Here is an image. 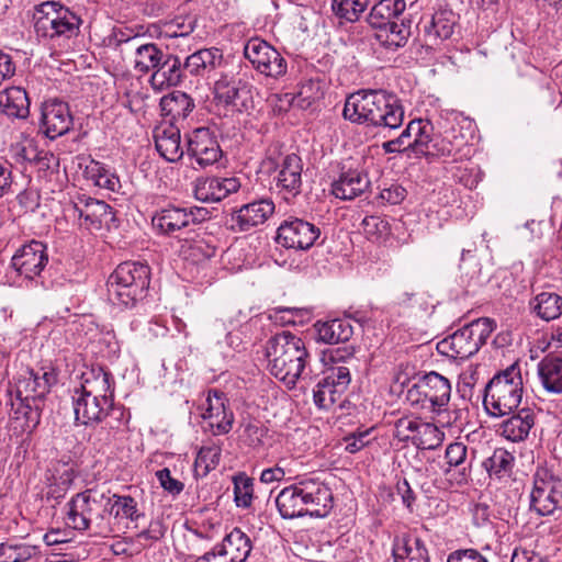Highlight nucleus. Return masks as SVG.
Masks as SVG:
<instances>
[{"mask_svg":"<svg viewBox=\"0 0 562 562\" xmlns=\"http://www.w3.org/2000/svg\"><path fill=\"white\" fill-rule=\"evenodd\" d=\"M344 117L352 123L393 131L402 126L404 108L398 98L384 90L358 91L344 106Z\"/></svg>","mask_w":562,"mask_h":562,"instance_id":"1","label":"nucleus"},{"mask_svg":"<svg viewBox=\"0 0 562 562\" xmlns=\"http://www.w3.org/2000/svg\"><path fill=\"white\" fill-rule=\"evenodd\" d=\"M56 383L57 373L50 367L27 370L18 379L11 406L13 418L21 422L23 431L32 432L38 426L45 397Z\"/></svg>","mask_w":562,"mask_h":562,"instance_id":"2","label":"nucleus"},{"mask_svg":"<svg viewBox=\"0 0 562 562\" xmlns=\"http://www.w3.org/2000/svg\"><path fill=\"white\" fill-rule=\"evenodd\" d=\"M265 350L270 373L289 387L300 379L311 378L307 371L310 353L297 335L289 330L277 333L267 340Z\"/></svg>","mask_w":562,"mask_h":562,"instance_id":"3","label":"nucleus"},{"mask_svg":"<svg viewBox=\"0 0 562 562\" xmlns=\"http://www.w3.org/2000/svg\"><path fill=\"white\" fill-rule=\"evenodd\" d=\"M276 505L284 519L305 515L326 517L333 508L334 497L325 483L306 479L281 490L276 497Z\"/></svg>","mask_w":562,"mask_h":562,"instance_id":"4","label":"nucleus"},{"mask_svg":"<svg viewBox=\"0 0 562 562\" xmlns=\"http://www.w3.org/2000/svg\"><path fill=\"white\" fill-rule=\"evenodd\" d=\"M109 504L108 492L102 488L92 487L79 492L66 504V524L78 531L108 536L113 531L106 514Z\"/></svg>","mask_w":562,"mask_h":562,"instance_id":"5","label":"nucleus"},{"mask_svg":"<svg viewBox=\"0 0 562 562\" xmlns=\"http://www.w3.org/2000/svg\"><path fill=\"white\" fill-rule=\"evenodd\" d=\"M150 283V269L147 265L134 261L120 263L108 280L110 299L124 307H133L147 295Z\"/></svg>","mask_w":562,"mask_h":562,"instance_id":"6","label":"nucleus"},{"mask_svg":"<svg viewBox=\"0 0 562 562\" xmlns=\"http://www.w3.org/2000/svg\"><path fill=\"white\" fill-rule=\"evenodd\" d=\"M524 383L517 362L496 373L484 389L483 404L493 416L513 413L520 404Z\"/></svg>","mask_w":562,"mask_h":562,"instance_id":"7","label":"nucleus"},{"mask_svg":"<svg viewBox=\"0 0 562 562\" xmlns=\"http://www.w3.org/2000/svg\"><path fill=\"white\" fill-rule=\"evenodd\" d=\"M34 32L45 40H70L80 33L82 19L58 1H44L33 10Z\"/></svg>","mask_w":562,"mask_h":562,"instance_id":"8","label":"nucleus"},{"mask_svg":"<svg viewBox=\"0 0 562 562\" xmlns=\"http://www.w3.org/2000/svg\"><path fill=\"white\" fill-rule=\"evenodd\" d=\"M493 330L492 319L480 318L440 340L437 350L451 359H468L480 350Z\"/></svg>","mask_w":562,"mask_h":562,"instance_id":"9","label":"nucleus"},{"mask_svg":"<svg viewBox=\"0 0 562 562\" xmlns=\"http://www.w3.org/2000/svg\"><path fill=\"white\" fill-rule=\"evenodd\" d=\"M530 510L539 516L562 512V476L546 469L536 471L530 492Z\"/></svg>","mask_w":562,"mask_h":562,"instance_id":"10","label":"nucleus"},{"mask_svg":"<svg viewBox=\"0 0 562 562\" xmlns=\"http://www.w3.org/2000/svg\"><path fill=\"white\" fill-rule=\"evenodd\" d=\"M451 384L449 380L437 372H429L422 376L407 391V400L413 405L440 413L449 403Z\"/></svg>","mask_w":562,"mask_h":562,"instance_id":"11","label":"nucleus"},{"mask_svg":"<svg viewBox=\"0 0 562 562\" xmlns=\"http://www.w3.org/2000/svg\"><path fill=\"white\" fill-rule=\"evenodd\" d=\"M350 381L349 368L345 366L328 368L313 391L315 405L322 409L342 408Z\"/></svg>","mask_w":562,"mask_h":562,"instance_id":"12","label":"nucleus"},{"mask_svg":"<svg viewBox=\"0 0 562 562\" xmlns=\"http://www.w3.org/2000/svg\"><path fill=\"white\" fill-rule=\"evenodd\" d=\"M209 217V211L204 207H182L168 205L156 211L151 217V224L160 234L178 236V234L191 224H198Z\"/></svg>","mask_w":562,"mask_h":562,"instance_id":"13","label":"nucleus"},{"mask_svg":"<svg viewBox=\"0 0 562 562\" xmlns=\"http://www.w3.org/2000/svg\"><path fill=\"white\" fill-rule=\"evenodd\" d=\"M244 56L260 74L279 78L286 72V61L282 55L266 41L252 37L244 46Z\"/></svg>","mask_w":562,"mask_h":562,"instance_id":"14","label":"nucleus"},{"mask_svg":"<svg viewBox=\"0 0 562 562\" xmlns=\"http://www.w3.org/2000/svg\"><path fill=\"white\" fill-rule=\"evenodd\" d=\"M130 413L125 408L114 409L106 419L98 423L88 435L89 445L97 451L104 453L121 439L127 430Z\"/></svg>","mask_w":562,"mask_h":562,"instance_id":"15","label":"nucleus"},{"mask_svg":"<svg viewBox=\"0 0 562 562\" xmlns=\"http://www.w3.org/2000/svg\"><path fill=\"white\" fill-rule=\"evenodd\" d=\"M71 210L78 217L79 225L88 231H99L114 221V213L108 203L86 194L78 195L72 201Z\"/></svg>","mask_w":562,"mask_h":562,"instance_id":"16","label":"nucleus"},{"mask_svg":"<svg viewBox=\"0 0 562 562\" xmlns=\"http://www.w3.org/2000/svg\"><path fill=\"white\" fill-rule=\"evenodd\" d=\"M222 149L215 135L207 127L194 130L188 139V155L191 166L206 168L214 165L222 157Z\"/></svg>","mask_w":562,"mask_h":562,"instance_id":"17","label":"nucleus"},{"mask_svg":"<svg viewBox=\"0 0 562 562\" xmlns=\"http://www.w3.org/2000/svg\"><path fill=\"white\" fill-rule=\"evenodd\" d=\"M460 16L449 8H439L431 15L422 19L425 41L430 45L451 40L459 33Z\"/></svg>","mask_w":562,"mask_h":562,"instance_id":"18","label":"nucleus"},{"mask_svg":"<svg viewBox=\"0 0 562 562\" xmlns=\"http://www.w3.org/2000/svg\"><path fill=\"white\" fill-rule=\"evenodd\" d=\"M48 262L47 247L40 240L22 245L12 256L11 266L24 278L33 280L38 277Z\"/></svg>","mask_w":562,"mask_h":562,"instance_id":"19","label":"nucleus"},{"mask_svg":"<svg viewBox=\"0 0 562 562\" xmlns=\"http://www.w3.org/2000/svg\"><path fill=\"white\" fill-rule=\"evenodd\" d=\"M321 231L314 224L293 218L282 223L277 232V243L285 248L308 249L319 237Z\"/></svg>","mask_w":562,"mask_h":562,"instance_id":"20","label":"nucleus"},{"mask_svg":"<svg viewBox=\"0 0 562 562\" xmlns=\"http://www.w3.org/2000/svg\"><path fill=\"white\" fill-rule=\"evenodd\" d=\"M214 99L217 105H223L232 113H241L252 108V99L241 81L226 76L215 82Z\"/></svg>","mask_w":562,"mask_h":562,"instance_id":"21","label":"nucleus"},{"mask_svg":"<svg viewBox=\"0 0 562 562\" xmlns=\"http://www.w3.org/2000/svg\"><path fill=\"white\" fill-rule=\"evenodd\" d=\"M76 394H81L93 400L101 401L102 404L121 406L114 403V389L111 384V373L102 367H91L82 373V384Z\"/></svg>","mask_w":562,"mask_h":562,"instance_id":"22","label":"nucleus"},{"mask_svg":"<svg viewBox=\"0 0 562 562\" xmlns=\"http://www.w3.org/2000/svg\"><path fill=\"white\" fill-rule=\"evenodd\" d=\"M72 125V116L66 102L48 100L42 106V128L50 139L65 135Z\"/></svg>","mask_w":562,"mask_h":562,"instance_id":"23","label":"nucleus"},{"mask_svg":"<svg viewBox=\"0 0 562 562\" xmlns=\"http://www.w3.org/2000/svg\"><path fill=\"white\" fill-rule=\"evenodd\" d=\"M274 212V203L269 199H261L240 206L231 215V228L246 232L263 224Z\"/></svg>","mask_w":562,"mask_h":562,"instance_id":"24","label":"nucleus"},{"mask_svg":"<svg viewBox=\"0 0 562 562\" xmlns=\"http://www.w3.org/2000/svg\"><path fill=\"white\" fill-rule=\"evenodd\" d=\"M303 162L296 154L286 155L280 166L276 178V187L285 200L295 198L302 189Z\"/></svg>","mask_w":562,"mask_h":562,"instance_id":"25","label":"nucleus"},{"mask_svg":"<svg viewBox=\"0 0 562 562\" xmlns=\"http://www.w3.org/2000/svg\"><path fill=\"white\" fill-rule=\"evenodd\" d=\"M240 182L237 178L205 177L194 184V195L202 202H220L231 193L237 192Z\"/></svg>","mask_w":562,"mask_h":562,"instance_id":"26","label":"nucleus"},{"mask_svg":"<svg viewBox=\"0 0 562 562\" xmlns=\"http://www.w3.org/2000/svg\"><path fill=\"white\" fill-rule=\"evenodd\" d=\"M116 408H124V406L102 404L101 401L93 400L81 394L75 393L74 395L75 417L81 425L88 426L94 423H100L106 419Z\"/></svg>","mask_w":562,"mask_h":562,"instance_id":"27","label":"nucleus"},{"mask_svg":"<svg viewBox=\"0 0 562 562\" xmlns=\"http://www.w3.org/2000/svg\"><path fill=\"white\" fill-rule=\"evenodd\" d=\"M184 78V63L176 55L165 54V57L150 77V83L155 89L162 90L180 85Z\"/></svg>","mask_w":562,"mask_h":562,"instance_id":"28","label":"nucleus"},{"mask_svg":"<svg viewBox=\"0 0 562 562\" xmlns=\"http://www.w3.org/2000/svg\"><path fill=\"white\" fill-rule=\"evenodd\" d=\"M370 187L368 175L358 169L341 172L331 184V193L340 200H352L364 193Z\"/></svg>","mask_w":562,"mask_h":562,"instance_id":"29","label":"nucleus"},{"mask_svg":"<svg viewBox=\"0 0 562 562\" xmlns=\"http://www.w3.org/2000/svg\"><path fill=\"white\" fill-rule=\"evenodd\" d=\"M207 407L202 414L204 420L207 422L209 427L214 435L227 434L232 429L234 416L232 412H227L222 393L214 391L206 398Z\"/></svg>","mask_w":562,"mask_h":562,"instance_id":"30","label":"nucleus"},{"mask_svg":"<svg viewBox=\"0 0 562 562\" xmlns=\"http://www.w3.org/2000/svg\"><path fill=\"white\" fill-rule=\"evenodd\" d=\"M154 138L157 151L167 161L176 162L182 158L184 151L179 127L173 124L159 126L155 130Z\"/></svg>","mask_w":562,"mask_h":562,"instance_id":"31","label":"nucleus"},{"mask_svg":"<svg viewBox=\"0 0 562 562\" xmlns=\"http://www.w3.org/2000/svg\"><path fill=\"white\" fill-rule=\"evenodd\" d=\"M434 126L429 121L412 120L403 131L406 136L405 148L414 153L428 156L432 143Z\"/></svg>","mask_w":562,"mask_h":562,"instance_id":"32","label":"nucleus"},{"mask_svg":"<svg viewBox=\"0 0 562 562\" xmlns=\"http://www.w3.org/2000/svg\"><path fill=\"white\" fill-rule=\"evenodd\" d=\"M316 340L327 345H337L348 341L353 335V328L347 318L317 321L314 324Z\"/></svg>","mask_w":562,"mask_h":562,"instance_id":"33","label":"nucleus"},{"mask_svg":"<svg viewBox=\"0 0 562 562\" xmlns=\"http://www.w3.org/2000/svg\"><path fill=\"white\" fill-rule=\"evenodd\" d=\"M394 562H429L424 542L412 535L397 536L393 542Z\"/></svg>","mask_w":562,"mask_h":562,"instance_id":"34","label":"nucleus"},{"mask_svg":"<svg viewBox=\"0 0 562 562\" xmlns=\"http://www.w3.org/2000/svg\"><path fill=\"white\" fill-rule=\"evenodd\" d=\"M535 419L536 415L531 408H521L503 422L501 432L513 442L522 441L535 426Z\"/></svg>","mask_w":562,"mask_h":562,"instance_id":"35","label":"nucleus"},{"mask_svg":"<svg viewBox=\"0 0 562 562\" xmlns=\"http://www.w3.org/2000/svg\"><path fill=\"white\" fill-rule=\"evenodd\" d=\"M159 105L162 115L170 117L173 125L186 120L195 108L193 99L182 91H173L162 97Z\"/></svg>","mask_w":562,"mask_h":562,"instance_id":"36","label":"nucleus"},{"mask_svg":"<svg viewBox=\"0 0 562 562\" xmlns=\"http://www.w3.org/2000/svg\"><path fill=\"white\" fill-rule=\"evenodd\" d=\"M405 8V0H380L371 8L367 18L368 23L380 31L398 20Z\"/></svg>","mask_w":562,"mask_h":562,"instance_id":"37","label":"nucleus"},{"mask_svg":"<svg viewBox=\"0 0 562 562\" xmlns=\"http://www.w3.org/2000/svg\"><path fill=\"white\" fill-rule=\"evenodd\" d=\"M538 375L548 392L562 393V357L546 356L538 363Z\"/></svg>","mask_w":562,"mask_h":562,"instance_id":"38","label":"nucleus"},{"mask_svg":"<svg viewBox=\"0 0 562 562\" xmlns=\"http://www.w3.org/2000/svg\"><path fill=\"white\" fill-rule=\"evenodd\" d=\"M218 546L232 562H246L252 550L250 538L239 528H234Z\"/></svg>","mask_w":562,"mask_h":562,"instance_id":"39","label":"nucleus"},{"mask_svg":"<svg viewBox=\"0 0 562 562\" xmlns=\"http://www.w3.org/2000/svg\"><path fill=\"white\" fill-rule=\"evenodd\" d=\"M2 112L14 119H25L30 113V100L26 91L20 87H11L0 95Z\"/></svg>","mask_w":562,"mask_h":562,"instance_id":"40","label":"nucleus"},{"mask_svg":"<svg viewBox=\"0 0 562 562\" xmlns=\"http://www.w3.org/2000/svg\"><path fill=\"white\" fill-rule=\"evenodd\" d=\"M437 429L428 423H420L417 418L406 416L396 420L394 425V437L400 441H412L419 447L423 445L420 435L432 434Z\"/></svg>","mask_w":562,"mask_h":562,"instance_id":"41","label":"nucleus"},{"mask_svg":"<svg viewBox=\"0 0 562 562\" xmlns=\"http://www.w3.org/2000/svg\"><path fill=\"white\" fill-rule=\"evenodd\" d=\"M108 492L109 505L106 506V514L109 519L113 517L115 520L128 519L136 521L143 514L138 509V504L130 495H117Z\"/></svg>","mask_w":562,"mask_h":562,"instance_id":"42","label":"nucleus"},{"mask_svg":"<svg viewBox=\"0 0 562 562\" xmlns=\"http://www.w3.org/2000/svg\"><path fill=\"white\" fill-rule=\"evenodd\" d=\"M45 476L52 488V494L64 493L76 477L75 465L68 461H54L47 469Z\"/></svg>","mask_w":562,"mask_h":562,"instance_id":"43","label":"nucleus"},{"mask_svg":"<svg viewBox=\"0 0 562 562\" xmlns=\"http://www.w3.org/2000/svg\"><path fill=\"white\" fill-rule=\"evenodd\" d=\"M530 310L546 322L562 315V296L554 292H541L529 303Z\"/></svg>","mask_w":562,"mask_h":562,"instance_id":"44","label":"nucleus"},{"mask_svg":"<svg viewBox=\"0 0 562 562\" xmlns=\"http://www.w3.org/2000/svg\"><path fill=\"white\" fill-rule=\"evenodd\" d=\"M222 53L217 48L200 49L186 58L184 69L190 75H201L205 70L215 69L221 65Z\"/></svg>","mask_w":562,"mask_h":562,"instance_id":"45","label":"nucleus"},{"mask_svg":"<svg viewBox=\"0 0 562 562\" xmlns=\"http://www.w3.org/2000/svg\"><path fill=\"white\" fill-rule=\"evenodd\" d=\"M411 35V24L403 19L386 25L376 33V38L387 48H398L405 45Z\"/></svg>","mask_w":562,"mask_h":562,"instance_id":"46","label":"nucleus"},{"mask_svg":"<svg viewBox=\"0 0 562 562\" xmlns=\"http://www.w3.org/2000/svg\"><path fill=\"white\" fill-rule=\"evenodd\" d=\"M514 456L503 448L495 449L493 454L484 461V467L491 476L497 479L510 475L514 468Z\"/></svg>","mask_w":562,"mask_h":562,"instance_id":"47","label":"nucleus"},{"mask_svg":"<svg viewBox=\"0 0 562 562\" xmlns=\"http://www.w3.org/2000/svg\"><path fill=\"white\" fill-rule=\"evenodd\" d=\"M165 54L154 43H146V46H138L135 56L134 69L140 74H147L156 70Z\"/></svg>","mask_w":562,"mask_h":562,"instance_id":"48","label":"nucleus"},{"mask_svg":"<svg viewBox=\"0 0 562 562\" xmlns=\"http://www.w3.org/2000/svg\"><path fill=\"white\" fill-rule=\"evenodd\" d=\"M37 553L35 546L26 543H0V562H26Z\"/></svg>","mask_w":562,"mask_h":562,"instance_id":"49","label":"nucleus"},{"mask_svg":"<svg viewBox=\"0 0 562 562\" xmlns=\"http://www.w3.org/2000/svg\"><path fill=\"white\" fill-rule=\"evenodd\" d=\"M369 3V0H333L331 9L338 18L355 22L359 20Z\"/></svg>","mask_w":562,"mask_h":562,"instance_id":"50","label":"nucleus"},{"mask_svg":"<svg viewBox=\"0 0 562 562\" xmlns=\"http://www.w3.org/2000/svg\"><path fill=\"white\" fill-rule=\"evenodd\" d=\"M234 482V501L237 507L249 508L254 499V481L246 474L235 475Z\"/></svg>","mask_w":562,"mask_h":562,"instance_id":"51","label":"nucleus"},{"mask_svg":"<svg viewBox=\"0 0 562 562\" xmlns=\"http://www.w3.org/2000/svg\"><path fill=\"white\" fill-rule=\"evenodd\" d=\"M323 95L321 85L315 80L304 81L296 93L291 98L294 105L301 109H307Z\"/></svg>","mask_w":562,"mask_h":562,"instance_id":"52","label":"nucleus"},{"mask_svg":"<svg viewBox=\"0 0 562 562\" xmlns=\"http://www.w3.org/2000/svg\"><path fill=\"white\" fill-rule=\"evenodd\" d=\"M89 172L91 179L94 181V184L99 188L116 191V189L120 187L119 177H116L113 172L104 168L99 162H95Z\"/></svg>","mask_w":562,"mask_h":562,"instance_id":"53","label":"nucleus"},{"mask_svg":"<svg viewBox=\"0 0 562 562\" xmlns=\"http://www.w3.org/2000/svg\"><path fill=\"white\" fill-rule=\"evenodd\" d=\"M459 143L452 142L447 136H435L428 156L450 157L459 151Z\"/></svg>","mask_w":562,"mask_h":562,"instance_id":"54","label":"nucleus"},{"mask_svg":"<svg viewBox=\"0 0 562 562\" xmlns=\"http://www.w3.org/2000/svg\"><path fill=\"white\" fill-rule=\"evenodd\" d=\"M445 458L448 465L460 467L467 460V446L462 442H452L446 448Z\"/></svg>","mask_w":562,"mask_h":562,"instance_id":"55","label":"nucleus"},{"mask_svg":"<svg viewBox=\"0 0 562 562\" xmlns=\"http://www.w3.org/2000/svg\"><path fill=\"white\" fill-rule=\"evenodd\" d=\"M156 476L161 487L172 495H179L184 488V484L182 482L171 476L168 468L157 471Z\"/></svg>","mask_w":562,"mask_h":562,"instance_id":"56","label":"nucleus"},{"mask_svg":"<svg viewBox=\"0 0 562 562\" xmlns=\"http://www.w3.org/2000/svg\"><path fill=\"white\" fill-rule=\"evenodd\" d=\"M196 21L193 18L184 19L182 22L172 21L166 31L169 37L188 36L195 29Z\"/></svg>","mask_w":562,"mask_h":562,"instance_id":"57","label":"nucleus"},{"mask_svg":"<svg viewBox=\"0 0 562 562\" xmlns=\"http://www.w3.org/2000/svg\"><path fill=\"white\" fill-rule=\"evenodd\" d=\"M370 430L351 434L345 437L346 451L349 453H356L364 448L369 442Z\"/></svg>","mask_w":562,"mask_h":562,"instance_id":"58","label":"nucleus"},{"mask_svg":"<svg viewBox=\"0 0 562 562\" xmlns=\"http://www.w3.org/2000/svg\"><path fill=\"white\" fill-rule=\"evenodd\" d=\"M447 562H488L481 553L473 549L459 550L449 554Z\"/></svg>","mask_w":562,"mask_h":562,"instance_id":"59","label":"nucleus"},{"mask_svg":"<svg viewBox=\"0 0 562 562\" xmlns=\"http://www.w3.org/2000/svg\"><path fill=\"white\" fill-rule=\"evenodd\" d=\"M15 74V64L12 57L0 49V86Z\"/></svg>","mask_w":562,"mask_h":562,"instance_id":"60","label":"nucleus"},{"mask_svg":"<svg viewBox=\"0 0 562 562\" xmlns=\"http://www.w3.org/2000/svg\"><path fill=\"white\" fill-rule=\"evenodd\" d=\"M12 182L11 165L0 162V198L10 192Z\"/></svg>","mask_w":562,"mask_h":562,"instance_id":"61","label":"nucleus"},{"mask_svg":"<svg viewBox=\"0 0 562 562\" xmlns=\"http://www.w3.org/2000/svg\"><path fill=\"white\" fill-rule=\"evenodd\" d=\"M117 45L121 46L122 52L133 53L135 57L138 46H146V43L143 42L142 36L134 35L126 38L123 36L117 38Z\"/></svg>","mask_w":562,"mask_h":562,"instance_id":"62","label":"nucleus"},{"mask_svg":"<svg viewBox=\"0 0 562 562\" xmlns=\"http://www.w3.org/2000/svg\"><path fill=\"white\" fill-rule=\"evenodd\" d=\"M510 562H546L544 559L536 553L526 549H516L512 555Z\"/></svg>","mask_w":562,"mask_h":562,"instance_id":"63","label":"nucleus"},{"mask_svg":"<svg viewBox=\"0 0 562 562\" xmlns=\"http://www.w3.org/2000/svg\"><path fill=\"white\" fill-rule=\"evenodd\" d=\"M196 562H232L225 552L221 551V547L217 544L212 551L206 552L198 559Z\"/></svg>","mask_w":562,"mask_h":562,"instance_id":"64","label":"nucleus"}]
</instances>
